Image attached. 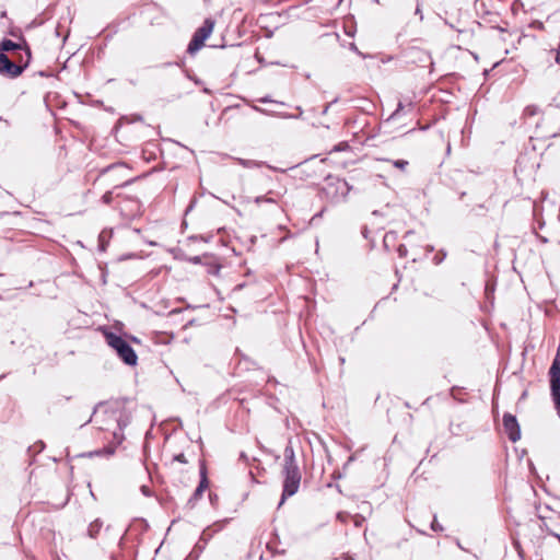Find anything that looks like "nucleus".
<instances>
[{
  "mask_svg": "<svg viewBox=\"0 0 560 560\" xmlns=\"http://www.w3.org/2000/svg\"><path fill=\"white\" fill-rule=\"evenodd\" d=\"M284 476L283 490H298L301 482V471L294 458L292 448L284 451V463L282 468Z\"/></svg>",
  "mask_w": 560,
  "mask_h": 560,
  "instance_id": "nucleus-1",
  "label": "nucleus"
},
{
  "mask_svg": "<svg viewBox=\"0 0 560 560\" xmlns=\"http://www.w3.org/2000/svg\"><path fill=\"white\" fill-rule=\"evenodd\" d=\"M106 342L112 347L118 357L128 365H136L138 357L132 347L120 336L114 332L105 334Z\"/></svg>",
  "mask_w": 560,
  "mask_h": 560,
  "instance_id": "nucleus-2",
  "label": "nucleus"
},
{
  "mask_svg": "<svg viewBox=\"0 0 560 560\" xmlns=\"http://www.w3.org/2000/svg\"><path fill=\"white\" fill-rule=\"evenodd\" d=\"M350 189L351 187L345 179L329 177L326 180L324 192L332 202H339L346 199Z\"/></svg>",
  "mask_w": 560,
  "mask_h": 560,
  "instance_id": "nucleus-3",
  "label": "nucleus"
},
{
  "mask_svg": "<svg viewBox=\"0 0 560 560\" xmlns=\"http://www.w3.org/2000/svg\"><path fill=\"white\" fill-rule=\"evenodd\" d=\"M213 27L214 21L211 19H206L203 24L197 28L187 48V51L190 55H194L199 49H201L206 39L211 35Z\"/></svg>",
  "mask_w": 560,
  "mask_h": 560,
  "instance_id": "nucleus-4",
  "label": "nucleus"
},
{
  "mask_svg": "<svg viewBox=\"0 0 560 560\" xmlns=\"http://www.w3.org/2000/svg\"><path fill=\"white\" fill-rule=\"evenodd\" d=\"M25 56L26 60L24 65H20L14 61H11L10 58L4 52H0V73L8 75L10 78L19 77L27 67L28 61L31 59V51L28 49H25Z\"/></svg>",
  "mask_w": 560,
  "mask_h": 560,
  "instance_id": "nucleus-5",
  "label": "nucleus"
},
{
  "mask_svg": "<svg viewBox=\"0 0 560 560\" xmlns=\"http://www.w3.org/2000/svg\"><path fill=\"white\" fill-rule=\"evenodd\" d=\"M549 375L551 396L555 402L556 411L560 417V362L557 358L553 360L550 366Z\"/></svg>",
  "mask_w": 560,
  "mask_h": 560,
  "instance_id": "nucleus-6",
  "label": "nucleus"
},
{
  "mask_svg": "<svg viewBox=\"0 0 560 560\" xmlns=\"http://www.w3.org/2000/svg\"><path fill=\"white\" fill-rule=\"evenodd\" d=\"M503 427L512 442H516L521 438V430L516 418L511 413L503 416Z\"/></svg>",
  "mask_w": 560,
  "mask_h": 560,
  "instance_id": "nucleus-7",
  "label": "nucleus"
},
{
  "mask_svg": "<svg viewBox=\"0 0 560 560\" xmlns=\"http://www.w3.org/2000/svg\"><path fill=\"white\" fill-rule=\"evenodd\" d=\"M226 520L219 521L205 528L200 535V541L208 544V541L220 530L224 528Z\"/></svg>",
  "mask_w": 560,
  "mask_h": 560,
  "instance_id": "nucleus-8",
  "label": "nucleus"
},
{
  "mask_svg": "<svg viewBox=\"0 0 560 560\" xmlns=\"http://www.w3.org/2000/svg\"><path fill=\"white\" fill-rule=\"evenodd\" d=\"M199 478H200L199 485L197 486V488L195 490H198V491L207 490L209 488V480L207 477V468H206L205 462H200Z\"/></svg>",
  "mask_w": 560,
  "mask_h": 560,
  "instance_id": "nucleus-9",
  "label": "nucleus"
},
{
  "mask_svg": "<svg viewBox=\"0 0 560 560\" xmlns=\"http://www.w3.org/2000/svg\"><path fill=\"white\" fill-rule=\"evenodd\" d=\"M103 527V522L100 518L94 520L88 527V536L95 539Z\"/></svg>",
  "mask_w": 560,
  "mask_h": 560,
  "instance_id": "nucleus-10",
  "label": "nucleus"
},
{
  "mask_svg": "<svg viewBox=\"0 0 560 560\" xmlns=\"http://www.w3.org/2000/svg\"><path fill=\"white\" fill-rule=\"evenodd\" d=\"M411 54L415 56L413 61L429 62L430 65H432L431 57L427 51L421 49H413Z\"/></svg>",
  "mask_w": 560,
  "mask_h": 560,
  "instance_id": "nucleus-11",
  "label": "nucleus"
},
{
  "mask_svg": "<svg viewBox=\"0 0 560 560\" xmlns=\"http://www.w3.org/2000/svg\"><path fill=\"white\" fill-rule=\"evenodd\" d=\"M0 49L2 50V52L12 51V50L21 49V46L10 39H3L0 43Z\"/></svg>",
  "mask_w": 560,
  "mask_h": 560,
  "instance_id": "nucleus-12",
  "label": "nucleus"
},
{
  "mask_svg": "<svg viewBox=\"0 0 560 560\" xmlns=\"http://www.w3.org/2000/svg\"><path fill=\"white\" fill-rule=\"evenodd\" d=\"M236 161L240 165L246 168L259 167L261 165L260 162L254 160L237 159Z\"/></svg>",
  "mask_w": 560,
  "mask_h": 560,
  "instance_id": "nucleus-13",
  "label": "nucleus"
},
{
  "mask_svg": "<svg viewBox=\"0 0 560 560\" xmlns=\"http://www.w3.org/2000/svg\"><path fill=\"white\" fill-rule=\"evenodd\" d=\"M386 162H390L393 163V165L397 168H399L400 171L405 172L407 166L409 165V162L406 161V160H395V161H390V160H385Z\"/></svg>",
  "mask_w": 560,
  "mask_h": 560,
  "instance_id": "nucleus-14",
  "label": "nucleus"
},
{
  "mask_svg": "<svg viewBox=\"0 0 560 560\" xmlns=\"http://www.w3.org/2000/svg\"><path fill=\"white\" fill-rule=\"evenodd\" d=\"M205 492H194L192 495L188 499L187 505L192 509L195 504L202 498Z\"/></svg>",
  "mask_w": 560,
  "mask_h": 560,
  "instance_id": "nucleus-15",
  "label": "nucleus"
},
{
  "mask_svg": "<svg viewBox=\"0 0 560 560\" xmlns=\"http://www.w3.org/2000/svg\"><path fill=\"white\" fill-rule=\"evenodd\" d=\"M105 413H107L109 418H114V419L117 421L118 427H119L120 429H122V427L127 425V422H126V421H124V422H122V421L120 420V418H117V417H116V410H114V409H112V408H110V409H106V410H105Z\"/></svg>",
  "mask_w": 560,
  "mask_h": 560,
  "instance_id": "nucleus-16",
  "label": "nucleus"
},
{
  "mask_svg": "<svg viewBox=\"0 0 560 560\" xmlns=\"http://www.w3.org/2000/svg\"><path fill=\"white\" fill-rule=\"evenodd\" d=\"M62 493V498L60 499V501L56 504H54V506L56 509H60V508H63L70 500V492H61Z\"/></svg>",
  "mask_w": 560,
  "mask_h": 560,
  "instance_id": "nucleus-17",
  "label": "nucleus"
},
{
  "mask_svg": "<svg viewBox=\"0 0 560 560\" xmlns=\"http://www.w3.org/2000/svg\"><path fill=\"white\" fill-rule=\"evenodd\" d=\"M431 529L434 532H442L444 528L443 526L438 522L436 515H433V520L430 525Z\"/></svg>",
  "mask_w": 560,
  "mask_h": 560,
  "instance_id": "nucleus-18",
  "label": "nucleus"
},
{
  "mask_svg": "<svg viewBox=\"0 0 560 560\" xmlns=\"http://www.w3.org/2000/svg\"><path fill=\"white\" fill-rule=\"evenodd\" d=\"M255 203L256 205H260L261 202H269V203H275L276 200L273 198H269V197H266V196H258L254 199Z\"/></svg>",
  "mask_w": 560,
  "mask_h": 560,
  "instance_id": "nucleus-19",
  "label": "nucleus"
},
{
  "mask_svg": "<svg viewBox=\"0 0 560 560\" xmlns=\"http://www.w3.org/2000/svg\"><path fill=\"white\" fill-rule=\"evenodd\" d=\"M208 498L212 506H218V494L215 492H208Z\"/></svg>",
  "mask_w": 560,
  "mask_h": 560,
  "instance_id": "nucleus-20",
  "label": "nucleus"
},
{
  "mask_svg": "<svg viewBox=\"0 0 560 560\" xmlns=\"http://www.w3.org/2000/svg\"><path fill=\"white\" fill-rule=\"evenodd\" d=\"M174 463L186 464L187 459L185 458L184 454H178V455L174 456L172 464H174Z\"/></svg>",
  "mask_w": 560,
  "mask_h": 560,
  "instance_id": "nucleus-21",
  "label": "nucleus"
},
{
  "mask_svg": "<svg viewBox=\"0 0 560 560\" xmlns=\"http://www.w3.org/2000/svg\"><path fill=\"white\" fill-rule=\"evenodd\" d=\"M295 492H282V495H281V500L278 504V508H280L284 502L285 500L289 498V497H292Z\"/></svg>",
  "mask_w": 560,
  "mask_h": 560,
  "instance_id": "nucleus-22",
  "label": "nucleus"
},
{
  "mask_svg": "<svg viewBox=\"0 0 560 560\" xmlns=\"http://www.w3.org/2000/svg\"><path fill=\"white\" fill-rule=\"evenodd\" d=\"M513 546H514V548L516 549V551H517L518 556H520V557H523V549H522V546H521L520 541L515 539V540L513 541Z\"/></svg>",
  "mask_w": 560,
  "mask_h": 560,
  "instance_id": "nucleus-23",
  "label": "nucleus"
},
{
  "mask_svg": "<svg viewBox=\"0 0 560 560\" xmlns=\"http://www.w3.org/2000/svg\"><path fill=\"white\" fill-rule=\"evenodd\" d=\"M102 199L105 203H109L112 200V192L107 191L106 194H104Z\"/></svg>",
  "mask_w": 560,
  "mask_h": 560,
  "instance_id": "nucleus-24",
  "label": "nucleus"
},
{
  "mask_svg": "<svg viewBox=\"0 0 560 560\" xmlns=\"http://www.w3.org/2000/svg\"><path fill=\"white\" fill-rule=\"evenodd\" d=\"M206 545H207V544H205V542H202V541H200V540H199V541L196 544V546H195V550H196V549H198V551H199V552H201V551L203 550V548H205V546H206Z\"/></svg>",
  "mask_w": 560,
  "mask_h": 560,
  "instance_id": "nucleus-25",
  "label": "nucleus"
},
{
  "mask_svg": "<svg viewBox=\"0 0 560 560\" xmlns=\"http://www.w3.org/2000/svg\"><path fill=\"white\" fill-rule=\"evenodd\" d=\"M370 508H371L370 503H368V502H363L362 505H361V510L363 512H370Z\"/></svg>",
  "mask_w": 560,
  "mask_h": 560,
  "instance_id": "nucleus-26",
  "label": "nucleus"
},
{
  "mask_svg": "<svg viewBox=\"0 0 560 560\" xmlns=\"http://www.w3.org/2000/svg\"><path fill=\"white\" fill-rule=\"evenodd\" d=\"M118 167H124V165L122 164L112 165L108 167V170H114V168H118Z\"/></svg>",
  "mask_w": 560,
  "mask_h": 560,
  "instance_id": "nucleus-27",
  "label": "nucleus"
},
{
  "mask_svg": "<svg viewBox=\"0 0 560 560\" xmlns=\"http://www.w3.org/2000/svg\"><path fill=\"white\" fill-rule=\"evenodd\" d=\"M261 103H267V102H271V100L269 97H262L259 100Z\"/></svg>",
  "mask_w": 560,
  "mask_h": 560,
  "instance_id": "nucleus-28",
  "label": "nucleus"
},
{
  "mask_svg": "<svg viewBox=\"0 0 560 560\" xmlns=\"http://www.w3.org/2000/svg\"><path fill=\"white\" fill-rule=\"evenodd\" d=\"M556 62L560 65V51L557 52Z\"/></svg>",
  "mask_w": 560,
  "mask_h": 560,
  "instance_id": "nucleus-29",
  "label": "nucleus"
},
{
  "mask_svg": "<svg viewBox=\"0 0 560 560\" xmlns=\"http://www.w3.org/2000/svg\"><path fill=\"white\" fill-rule=\"evenodd\" d=\"M328 109H329V105H326V106L324 107V109H323V115L327 114Z\"/></svg>",
  "mask_w": 560,
  "mask_h": 560,
  "instance_id": "nucleus-30",
  "label": "nucleus"
},
{
  "mask_svg": "<svg viewBox=\"0 0 560 560\" xmlns=\"http://www.w3.org/2000/svg\"><path fill=\"white\" fill-rule=\"evenodd\" d=\"M337 517H338L339 520L343 521V514H342V513H338V514H337Z\"/></svg>",
  "mask_w": 560,
  "mask_h": 560,
  "instance_id": "nucleus-31",
  "label": "nucleus"
},
{
  "mask_svg": "<svg viewBox=\"0 0 560 560\" xmlns=\"http://www.w3.org/2000/svg\"><path fill=\"white\" fill-rule=\"evenodd\" d=\"M404 252H406V249H405V248H402V246H400V247H399V253H400V255H402V254H404Z\"/></svg>",
  "mask_w": 560,
  "mask_h": 560,
  "instance_id": "nucleus-32",
  "label": "nucleus"
},
{
  "mask_svg": "<svg viewBox=\"0 0 560 560\" xmlns=\"http://www.w3.org/2000/svg\"><path fill=\"white\" fill-rule=\"evenodd\" d=\"M140 490L144 491V490H148V488H147V486H141Z\"/></svg>",
  "mask_w": 560,
  "mask_h": 560,
  "instance_id": "nucleus-33",
  "label": "nucleus"
},
{
  "mask_svg": "<svg viewBox=\"0 0 560 560\" xmlns=\"http://www.w3.org/2000/svg\"><path fill=\"white\" fill-rule=\"evenodd\" d=\"M458 545V548L462 549V550H465V548L463 547V545H460L459 542H457Z\"/></svg>",
  "mask_w": 560,
  "mask_h": 560,
  "instance_id": "nucleus-34",
  "label": "nucleus"
},
{
  "mask_svg": "<svg viewBox=\"0 0 560 560\" xmlns=\"http://www.w3.org/2000/svg\"><path fill=\"white\" fill-rule=\"evenodd\" d=\"M106 452H107L108 454H113V450H110V448H108Z\"/></svg>",
  "mask_w": 560,
  "mask_h": 560,
  "instance_id": "nucleus-35",
  "label": "nucleus"
},
{
  "mask_svg": "<svg viewBox=\"0 0 560 560\" xmlns=\"http://www.w3.org/2000/svg\"><path fill=\"white\" fill-rule=\"evenodd\" d=\"M418 533L424 535L425 533L423 530L417 529Z\"/></svg>",
  "mask_w": 560,
  "mask_h": 560,
  "instance_id": "nucleus-36",
  "label": "nucleus"
},
{
  "mask_svg": "<svg viewBox=\"0 0 560 560\" xmlns=\"http://www.w3.org/2000/svg\"><path fill=\"white\" fill-rule=\"evenodd\" d=\"M347 560H354L352 557L348 556Z\"/></svg>",
  "mask_w": 560,
  "mask_h": 560,
  "instance_id": "nucleus-37",
  "label": "nucleus"
}]
</instances>
